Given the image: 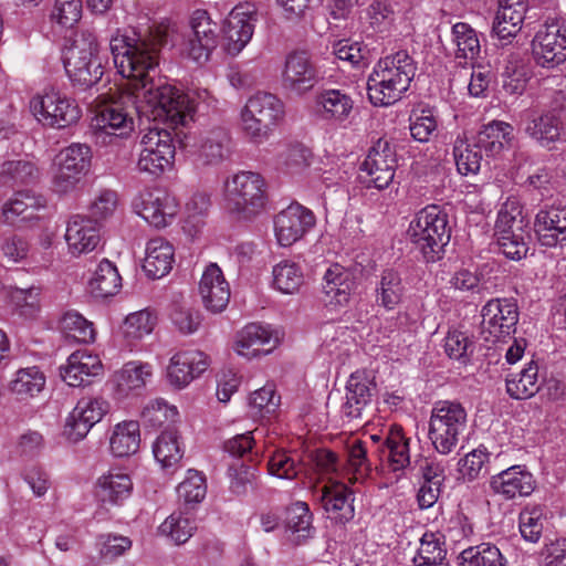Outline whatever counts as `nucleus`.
<instances>
[{"label": "nucleus", "instance_id": "nucleus-48", "mask_svg": "<svg viewBox=\"0 0 566 566\" xmlns=\"http://www.w3.org/2000/svg\"><path fill=\"white\" fill-rule=\"evenodd\" d=\"M154 455L163 468H174L182 458L178 434L175 429L167 428L154 444Z\"/></svg>", "mask_w": 566, "mask_h": 566}, {"label": "nucleus", "instance_id": "nucleus-1", "mask_svg": "<svg viewBox=\"0 0 566 566\" xmlns=\"http://www.w3.org/2000/svg\"><path fill=\"white\" fill-rule=\"evenodd\" d=\"M166 34L160 28L133 36L116 34L109 50L118 73L135 81L134 92L123 93L96 109L92 127L99 133L128 137L134 130L135 115L161 117L177 127L193 118L195 101L166 80L155 77Z\"/></svg>", "mask_w": 566, "mask_h": 566}, {"label": "nucleus", "instance_id": "nucleus-27", "mask_svg": "<svg viewBox=\"0 0 566 566\" xmlns=\"http://www.w3.org/2000/svg\"><path fill=\"white\" fill-rule=\"evenodd\" d=\"M199 292L208 311L220 313L227 307L230 301V287L216 263L206 268L199 283Z\"/></svg>", "mask_w": 566, "mask_h": 566}, {"label": "nucleus", "instance_id": "nucleus-58", "mask_svg": "<svg viewBox=\"0 0 566 566\" xmlns=\"http://www.w3.org/2000/svg\"><path fill=\"white\" fill-rule=\"evenodd\" d=\"M156 324L155 316L148 311H138L129 314L122 325L123 336L135 342L153 332Z\"/></svg>", "mask_w": 566, "mask_h": 566}, {"label": "nucleus", "instance_id": "nucleus-25", "mask_svg": "<svg viewBox=\"0 0 566 566\" xmlns=\"http://www.w3.org/2000/svg\"><path fill=\"white\" fill-rule=\"evenodd\" d=\"M315 496L336 522L346 523L354 517V495L346 484L335 482L324 485L315 490Z\"/></svg>", "mask_w": 566, "mask_h": 566}, {"label": "nucleus", "instance_id": "nucleus-61", "mask_svg": "<svg viewBox=\"0 0 566 566\" xmlns=\"http://www.w3.org/2000/svg\"><path fill=\"white\" fill-rule=\"evenodd\" d=\"M312 518V513L305 502H295L286 510V526L303 538L312 536L314 532Z\"/></svg>", "mask_w": 566, "mask_h": 566}, {"label": "nucleus", "instance_id": "nucleus-31", "mask_svg": "<svg viewBox=\"0 0 566 566\" xmlns=\"http://www.w3.org/2000/svg\"><path fill=\"white\" fill-rule=\"evenodd\" d=\"M103 365L97 355L86 349H80L71 354L64 367H61L62 379L71 387H80L90 382L91 377L99 375Z\"/></svg>", "mask_w": 566, "mask_h": 566}, {"label": "nucleus", "instance_id": "nucleus-13", "mask_svg": "<svg viewBox=\"0 0 566 566\" xmlns=\"http://www.w3.org/2000/svg\"><path fill=\"white\" fill-rule=\"evenodd\" d=\"M134 211L155 228L170 224L178 212L176 198L159 188L140 191L132 202Z\"/></svg>", "mask_w": 566, "mask_h": 566}, {"label": "nucleus", "instance_id": "nucleus-36", "mask_svg": "<svg viewBox=\"0 0 566 566\" xmlns=\"http://www.w3.org/2000/svg\"><path fill=\"white\" fill-rule=\"evenodd\" d=\"M174 263V248L163 238L148 241L143 269L148 277L160 279L168 274Z\"/></svg>", "mask_w": 566, "mask_h": 566}, {"label": "nucleus", "instance_id": "nucleus-29", "mask_svg": "<svg viewBox=\"0 0 566 566\" xmlns=\"http://www.w3.org/2000/svg\"><path fill=\"white\" fill-rule=\"evenodd\" d=\"M490 486L494 493L510 500L530 495L534 491L535 481L528 471L520 465H513L492 475Z\"/></svg>", "mask_w": 566, "mask_h": 566}, {"label": "nucleus", "instance_id": "nucleus-28", "mask_svg": "<svg viewBox=\"0 0 566 566\" xmlns=\"http://www.w3.org/2000/svg\"><path fill=\"white\" fill-rule=\"evenodd\" d=\"M210 365L209 357L199 350H187L172 356L168 367L170 382L179 388L199 377Z\"/></svg>", "mask_w": 566, "mask_h": 566}, {"label": "nucleus", "instance_id": "nucleus-38", "mask_svg": "<svg viewBox=\"0 0 566 566\" xmlns=\"http://www.w3.org/2000/svg\"><path fill=\"white\" fill-rule=\"evenodd\" d=\"M151 366L137 361H129L113 376L114 388L118 397H127L130 392L139 390L151 376Z\"/></svg>", "mask_w": 566, "mask_h": 566}, {"label": "nucleus", "instance_id": "nucleus-14", "mask_svg": "<svg viewBox=\"0 0 566 566\" xmlns=\"http://www.w3.org/2000/svg\"><path fill=\"white\" fill-rule=\"evenodd\" d=\"M537 65L553 69L566 61V27L558 21L545 23L532 41Z\"/></svg>", "mask_w": 566, "mask_h": 566}, {"label": "nucleus", "instance_id": "nucleus-51", "mask_svg": "<svg viewBox=\"0 0 566 566\" xmlns=\"http://www.w3.org/2000/svg\"><path fill=\"white\" fill-rule=\"evenodd\" d=\"M44 386V374L38 367H29L17 371L14 379L10 384V389L23 399L34 397L43 390Z\"/></svg>", "mask_w": 566, "mask_h": 566}, {"label": "nucleus", "instance_id": "nucleus-17", "mask_svg": "<svg viewBox=\"0 0 566 566\" xmlns=\"http://www.w3.org/2000/svg\"><path fill=\"white\" fill-rule=\"evenodd\" d=\"M319 80V72L307 51L296 50L285 57L282 85L296 94L311 91Z\"/></svg>", "mask_w": 566, "mask_h": 566}, {"label": "nucleus", "instance_id": "nucleus-64", "mask_svg": "<svg viewBox=\"0 0 566 566\" xmlns=\"http://www.w3.org/2000/svg\"><path fill=\"white\" fill-rule=\"evenodd\" d=\"M177 416V408L169 406L161 398L149 401L142 411V418L151 427H161L167 422H175Z\"/></svg>", "mask_w": 566, "mask_h": 566}, {"label": "nucleus", "instance_id": "nucleus-3", "mask_svg": "<svg viewBox=\"0 0 566 566\" xmlns=\"http://www.w3.org/2000/svg\"><path fill=\"white\" fill-rule=\"evenodd\" d=\"M407 234L427 262L442 259L451 238L448 213L437 205H429L416 213Z\"/></svg>", "mask_w": 566, "mask_h": 566}, {"label": "nucleus", "instance_id": "nucleus-4", "mask_svg": "<svg viewBox=\"0 0 566 566\" xmlns=\"http://www.w3.org/2000/svg\"><path fill=\"white\" fill-rule=\"evenodd\" d=\"M64 67L74 85L86 90L96 85L104 74L98 43L91 32H82L64 52Z\"/></svg>", "mask_w": 566, "mask_h": 566}, {"label": "nucleus", "instance_id": "nucleus-23", "mask_svg": "<svg viewBox=\"0 0 566 566\" xmlns=\"http://www.w3.org/2000/svg\"><path fill=\"white\" fill-rule=\"evenodd\" d=\"M415 469L422 479L417 494L421 509L431 507L439 499L446 481V463L436 457L420 458L415 461Z\"/></svg>", "mask_w": 566, "mask_h": 566}, {"label": "nucleus", "instance_id": "nucleus-49", "mask_svg": "<svg viewBox=\"0 0 566 566\" xmlns=\"http://www.w3.org/2000/svg\"><path fill=\"white\" fill-rule=\"evenodd\" d=\"M405 286L400 274L394 270H385L377 287V302L387 310H392L402 300Z\"/></svg>", "mask_w": 566, "mask_h": 566}, {"label": "nucleus", "instance_id": "nucleus-11", "mask_svg": "<svg viewBox=\"0 0 566 566\" xmlns=\"http://www.w3.org/2000/svg\"><path fill=\"white\" fill-rule=\"evenodd\" d=\"M30 107L39 122L53 128L69 127L81 118V109L77 104L53 90L33 97Z\"/></svg>", "mask_w": 566, "mask_h": 566}, {"label": "nucleus", "instance_id": "nucleus-43", "mask_svg": "<svg viewBox=\"0 0 566 566\" xmlns=\"http://www.w3.org/2000/svg\"><path fill=\"white\" fill-rule=\"evenodd\" d=\"M352 285L349 273L338 264L331 266L324 274L323 289L331 297V302L337 305H344L349 301Z\"/></svg>", "mask_w": 566, "mask_h": 566}, {"label": "nucleus", "instance_id": "nucleus-15", "mask_svg": "<svg viewBox=\"0 0 566 566\" xmlns=\"http://www.w3.org/2000/svg\"><path fill=\"white\" fill-rule=\"evenodd\" d=\"M258 21L253 3H240L229 13L224 27V49L230 55L239 54L251 41Z\"/></svg>", "mask_w": 566, "mask_h": 566}, {"label": "nucleus", "instance_id": "nucleus-59", "mask_svg": "<svg viewBox=\"0 0 566 566\" xmlns=\"http://www.w3.org/2000/svg\"><path fill=\"white\" fill-rule=\"evenodd\" d=\"M520 532L524 539L536 543L541 538L544 522H545V513L544 509L541 506H532L525 507L520 513Z\"/></svg>", "mask_w": 566, "mask_h": 566}, {"label": "nucleus", "instance_id": "nucleus-57", "mask_svg": "<svg viewBox=\"0 0 566 566\" xmlns=\"http://www.w3.org/2000/svg\"><path fill=\"white\" fill-rule=\"evenodd\" d=\"M255 472L256 470L252 465L240 461L233 462L228 470L230 492L237 496L245 495L254 486Z\"/></svg>", "mask_w": 566, "mask_h": 566}, {"label": "nucleus", "instance_id": "nucleus-21", "mask_svg": "<svg viewBox=\"0 0 566 566\" xmlns=\"http://www.w3.org/2000/svg\"><path fill=\"white\" fill-rule=\"evenodd\" d=\"M231 136L220 125L212 126L200 134L196 163L200 167H216L230 158Z\"/></svg>", "mask_w": 566, "mask_h": 566}, {"label": "nucleus", "instance_id": "nucleus-9", "mask_svg": "<svg viewBox=\"0 0 566 566\" xmlns=\"http://www.w3.org/2000/svg\"><path fill=\"white\" fill-rule=\"evenodd\" d=\"M92 149L86 144L74 143L55 157L52 186L59 193L73 191L90 171Z\"/></svg>", "mask_w": 566, "mask_h": 566}, {"label": "nucleus", "instance_id": "nucleus-37", "mask_svg": "<svg viewBox=\"0 0 566 566\" xmlns=\"http://www.w3.org/2000/svg\"><path fill=\"white\" fill-rule=\"evenodd\" d=\"M513 126L502 120H493L478 133V146L482 148L486 156H496L505 147L511 146L514 138Z\"/></svg>", "mask_w": 566, "mask_h": 566}, {"label": "nucleus", "instance_id": "nucleus-18", "mask_svg": "<svg viewBox=\"0 0 566 566\" xmlns=\"http://www.w3.org/2000/svg\"><path fill=\"white\" fill-rule=\"evenodd\" d=\"M314 213L298 205L292 203L280 211L274 218V231L282 247H290L301 240L314 226Z\"/></svg>", "mask_w": 566, "mask_h": 566}, {"label": "nucleus", "instance_id": "nucleus-53", "mask_svg": "<svg viewBox=\"0 0 566 566\" xmlns=\"http://www.w3.org/2000/svg\"><path fill=\"white\" fill-rule=\"evenodd\" d=\"M482 148L478 142L469 144L465 140L457 139L453 146V156L458 171L461 175L478 174L482 164Z\"/></svg>", "mask_w": 566, "mask_h": 566}, {"label": "nucleus", "instance_id": "nucleus-30", "mask_svg": "<svg viewBox=\"0 0 566 566\" xmlns=\"http://www.w3.org/2000/svg\"><path fill=\"white\" fill-rule=\"evenodd\" d=\"M65 241L73 255L93 251L99 243L101 237L96 223L91 218L73 216L66 227Z\"/></svg>", "mask_w": 566, "mask_h": 566}, {"label": "nucleus", "instance_id": "nucleus-45", "mask_svg": "<svg viewBox=\"0 0 566 566\" xmlns=\"http://www.w3.org/2000/svg\"><path fill=\"white\" fill-rule=\"evenodd\" d=\"M268 469L273 476L294 480L304 471V465L298 452L282 449L270 457Z\"/></svg>", "mask_w": 566, "mask_h": 566}, {"label": "nucleus", "instance_id": "nucleus-39", "mask_svg": "<svg viewBox=\"0 0 566 566\" xmlns=\"http://www.w3.org/2000/svg\"><path fill=\"white\" fill-rule=\"evenodd\" d=\"M140 446L139 423L135 420H126L114 427L109 447L115 457H128L135 454Z\"/></svg>", "mask_w": 566, "mask_h": 566}, {"label": "nucleus", "instance_id": "nucleus-26", "mask_svg": "<svg viewBox=\"0 0 566 566\" xmlns=\"http://www.w3.org/2000/svg\"><path fill=\"white\" fill-rule=\"evenodd\" d=\"M534 230L542 245L554 248L566 242V208L541 209L534 220Z\"/></svg>", "mask_w": 566, "mask_h": 566}, {"label": "nucleus", "instance_id": "nucleus-40", "mask_svg": "<svg viewBox=\"0 0 566 566\" xmlns=\"http://www.w3.org/2000/svg\"><path fill=\"white\" fill-rule=\"evenodd\" d=\"M542 381L538 376V366L530 361L518 374L506 377V391L513 399H527L538 392Z\"/></svg>", "mask_w": 566, "mask_h": 566}, {"label": "nucleus", "instance_id": "nucleus-32", "mask_svg": "<svg viewBox=\"0 0 566 566\" xmlns=\"http://www.w3.org/2000/svg\"><path fill=\"white\" fill-rule=\"evenodd\" d=\"M271 332L260 324L247 325L238 335L235 350L247 358L268 355L274 348Z\"/></svg>", "mask_w": 566, "mask_h": 566}, {"label": "nucleus", "instance_id": "nucleus-52", "mask_svg": "<svg viewBox=\"0 0 566 566\" xmlns=\"http://www.w3.org/2000/svg\"><path fill=\"white\" fill-rule=\"evenodd\" d=\"M452 41L457 46V59L473 60L480 54L478 34L468 23L458 22L452 27Z\"/></svg>", "mask_w": 566, "mask_h": 566}, {"label": "nucleus", "instance_id": "nucleus-42", "mask_svg": "<svg viewBox=\"0 0 566 566\" xmlns=\"http://www.w3.org/2000/svg\"><path fill=\"white\" fill-rule=\"evenodd\" d=\"M122 286V277L116 266L108 260L99 262L93 277L88 282L91 294L96 298L115 295Z\"/></svg>", "mask_w": 566, "mask_h": 566}, {"label": "nucleus", "instance_id": "nucleus-54", "mask_svg": "<svg viewBox=\"0 0 566 566\" xmlns=\"http://www.w3.org/2000/svg\"><path fill=\"white\" fill-rule=\"evenodd\" d=\"M447 551L434 534H424L413 563L417 566H448Z\"/></svg>", "mask_w": 566, "mask_h": 566}, {"label": "nucleus", "instance_id": "nucleus-44", "mask_svg": "<svg viewBox=\"0 0 566 566\" xmlns=\"http://www.w3.org/2000/svg\"><path fill=\"white\" fill-rule=\"evenodd\" d=\"M525 130L542 146H548L559 139L562 122L555 113L546 112L532 119Z\"/></svg>", "mask_w": 566, "mask_h": 566}, {"label": "nucleus", "instance_id": "nucleus-19", "mask_svg": "<svg viewBox=\"0 0 566 566\" xmlns=\"http://www.w3.org/2000/svg\"><path fill=\"white\" fill-rule=\"evenodd\" d=\"M345 389V400L340 406L342 418L347 422L361 419L376 391L374 379L365 371L357 370L349 376Z\"/></svg>", "mask_w": 566, "mask_h": 566}, {"label": "nucleus", "instance_id": "nucleus-55", "mask_svg": "<svg viewBox=\"0 0 566 566\" xmlns=\"http://www.w3.org/2000/svg\"><path fill=\"white\" fill-rule=\"evenodd\" d=\"M461 556L467 566H506L500 549L490 543L464 549Z\"/></svg>", "mask_w": 566, "mask_h": 566}, {"label": "nucleus", "instance_id": "nucleus-62", "mask_svg": "<svg viewBox=\"0 0 566 566\" xmlns=\"http://www.w3.org/2000/svg\"><path fill=\"white\" fill-rule=\"evenodd\" d=\"M206 492V479L196 470H189L187 478L177 488L178 497L186 505L201 502Z\"/></svg>", "mask_w": 566, "mask_h": 566}, {"label": "nucleus", "instance_id": "nucleus-6", "mask_svg": "<svg viewBox=\"0 0 566 566\" xmlns=\"http://www.w3.org/2000/svg\"><path fill=\"white\" fill-rule=\"evenodd\" d=\"M283 117V102L271 93L259 92L241 111V129L251 142L262 143Z\"/></svg>", "mask_w": 566, "mask_h": 566}, {"label": "nucleus", "instance_id": "nucleus-24", "mask_svg": "<svg viewBox=\"0 0 566 566\" xmlns=\"http://www.w3.org/2000/svg\"><path fill=\"white\" fill-rule=\"evenodd\" d=\"M314 115L326 123L346 122L354 108V101L347 93L337 88L321 90L313 98Z\"/></svg>", "mask_w": 566, "mask_h": 566}, {"label": "nucleus", "instance_id": "nucleus-12", "mask_svg": "<svg viewBox=\"0 0 566 566\" xmlns=\"http://www.w3.org/2000/svg\"><path fill=\"white\" fill-rule=\"evenodd\" d=\"M218 24L205 10H196L190 19V30L181 45V52L192 61L207 62L218 45Z\"/></svg>", "mask_w": 566, "mask_h": 566}, {"label": "nucleus", "instance_id": "nucleus-47", "mask_svg": "<svg viewBox=\"0 0 566 566\" xmlns=\"http://www.w3.org/2000/svg\"><path fill=\"white\" fill-rule=\"evenodd\" d=\"M274 287L284 294H294L298 292L304 283L302 268L292 261L284 260L274 265L273 271Z\"/></svg>", "mask_w": 566, "mask_h": 566}, {"label": "nucleus", "instance_id": "nucleus-33", "mask_svg": "<svg viewBox=\"0 0 566 566\" xmlns=\"http://www.w3.org/2000/svg\"><path fill=\"white\" fill-rule=\"evenodd\" d=\"M45 206V200L31 191H18L2 207L4 222L17 224L32 221L36 212Z\"/></svg>", "mask_w": 566, "mask_h": 566}, {"label": "nucleus", "instance_id": "nucleus-50", "mask_svg": "<svg viewBox=\"0 0 566 566\" xmlns=\"http://www.w3.org/2000/svg\"><path fill=\"white\" fill-rule=\"evenodd\" d=\"M526 12L499 7L492 27L494 34L500 40L510 41L511 38H515L522 29Z\"/></svg>", "mask_w": 566, "mask_h": 566}, {"label": "nucleus", "instance_id": "nucleus-63", "mask_svg": "<svg viewBox=\"0 0 566 566\" xmlns=\"http://www.w3.org/2000/svg\"><path fill=\"white\" fill-rule=\"evenodd\" d=\"M280 405V397L276 396L274 387L266 385L251 394L249 407L253 416L261 418L273 415Z\"/></svg>", "mask_w": 566, "mask_h": 566}, {"label": "nucleus", "instance_id": "nucleus-34", "mask_svg": "<svg viewBox=\"0 0 566 566\" xmlns=\"http://www.w3.org/2000/svg\"><path fill=\"white\" fill-rule=\"evenodd\" d=\"M377 455L381 462H387L391 471H401L410 464L409 439L401 428H392L381 446L378 447Z\"/></svg>", "mask_w": 566, "mask_h": 566}, {"label": "nucleus", "instance_id": "nucleus-41", "mask_svg": "<svg viewBox=\"0 0 566 566\" xmlns=\"http://www.w3.org/2000/svg\"><path fill=\"white\" fill-rule=\"evenodd\" d=\"M159 533L176 544L186 543L197 530L196 518L187 507L172 512L159 526Z\"/></svg>", "mask_w": 566, "mask_h": 566}, {"label": "nucleus", "instance_id": "nucleus-16", "mask_svg": "<svg viewBox=\"0 0 566 566\" xmlns=\"http://www.w3.org/2000/svg\"><path fill=\"white\" fill-rule=\"evenodd\" d=\"M108 409V402L102 397L81 398L66 419L65 437L72 442L82 440L103 419Z\"/></svg>", "mask_w": 566, "mask_h": 566}, {"label": "nucleus", "instance_id": "nucleus-10", "mask_svg": "<svg viewBox=\"0 0 566 566\" xmlns=\"http://www.w3.org/2000/svg\"><path fill=\"white\" fill-rule=\"evenodd\" d=\"M140 147L136 164L139 172L158 177L172 166L176 149L167 129L149 128L142 136Z\"/></svg>", "mask_w": 566, "mask_h": 566}, {"label": "nucleus", "instance_id": "nucleus-5", "mask_svg": "<svg viewBox=\"0 0 566 566\" xmlns=\"http://www.w3.org/2000/svg\"><path fill=\"white\" fill-rule=\"evenodd\" d=\"M467 428L468 415L460 402L444 400L434 403L428 436L437 452L450 454L464 436Z\"/></svg>", "mask_w": 566, "mask_h": 566}, {"label": "nucleus", "instance_id": "nucleus-8", "mask_svg": "<svg viewBox=\"0 0 566 566\" xmlns=\"http://www.w3.org/2000/svg\"><path fill=\"white\" fill-rule=\"evenodd\" d=\"M224 193L228 208L244 219L259 214L265 205V182L256 172L233 175L224 184Z\"/></svg>", "mask_w": 566, "mask_h": 566}, {"label": "nucleus", "instance_id": "nucleus-56", "mask_svg": "<svg viewBox=\"0 0 566 566\" xmlns=\"http://www.w3.org/2000/svg\"><path fill=\"white\" fill-rule=\"evenodd\" d=\"M518 55H510L507 65L502 74L503 76V91L509 95H521L527 85V72Z\"/></svg>", "mask_w": 566, "mask_h": 566}, {"label": "nucleus", "instance_id": "nucleus-60", "mask_svg": "<svg viewBox=\"0 0 566 566\" xmlns=\"http://www.w3.org/2000/svg\"><path fill=\"white\" fill-rule=\"evenodd\" d=\"M66 335L80 343H91L95 339L93 324L77 312H67L61 321Z\"/></svg>", "mask_w": 566, "mask_h": 566}, {"label": "nucleus", "instance_id": "nucleus-46", "mask_svg": "<svg viewBox=\"0 0 566 566\" xmlns=\"http://www.w3.org/2000/svg\"><path fill=\"white\" fill-rule=\"evenodd\" d=\"M367 453L366 442L356 439L348 444L345 471L352 474L348 478L350 483L363 482L371 472V462Z\"/></svg>", "mask_w": 566, "mask_h": 566}, {"label": "nucleus", "instance_id": "nucleus-2", "mask_svg": "<svg viewBox=\"0 0 566 566\" xmlns=\"http://www.w3.org/2000/svg\"><path fill=\"white\" fill-rule=\"evenodd\" d=\"M416 63L407 51L380 59L367 81V92L375 106H388L401 98L416 75Z\"/></svg>", "mask_w": 566, "mask_h": 566}, {"label": "nucleus", "instance_id": "nucleus-35", "mask_svg": "<svg viewBox=\"0 0 566 566\" xmlns=\"http://www.w3.org/2000/svg\"><path fill=\"white\" fill-rule=\"evenodd\" d=\"M132 491L129 474L120 470H111L97 480L96 495L104 504L118 505L130 496Z\"/></svg>", "mask_w": 566, "mask_h": 566}, {"label": "nucleus", "instance_id": "nucleus-22", "mask_svg": "<svg viewBox=\"0 0 566 566\" xmlns=\"http://www.w3.org/2000/svg\"><path fill=\"white\" fill-rule=\"evenodd\" d=\"M396 163V154L390 144L378 139L363 163V170L370 177L369 182L375 188L385 189L392 182Z\"/></svg>", "mask_w": 566, "mask_h": 566}, {"label": "nucleus", "instance_id": "nucleus-20", "mask_svg": "<svg viewBox=\"0 0 566 566\" xmlns=\"http://www.w3.org/2000/svg\"><path fill=\"white\" fill-rule=\"evenodd\" d=\"M482 326L495 337L509 336L516 329L518 307L514 298H492L481 310Z\"/></svg>", "mask_w": 566, "mask_h": 566}, {"label": "nucleus", "instance_id": "nucleus-7", "mask_svg": "<svg viewBox=\"0 0 566 566\" xmlns=\"http://www.w3.org/2000/svg\"><path fill=\"white\" fill-rule=\"evenodd\" d=\"M528 221L523 216L522 207L516 200H507L497 213L495 232L502 253L518 261L527 255L530 233Z\"/></svg>", "mask_w": 566, "mask_h": 566}]
</instances>
